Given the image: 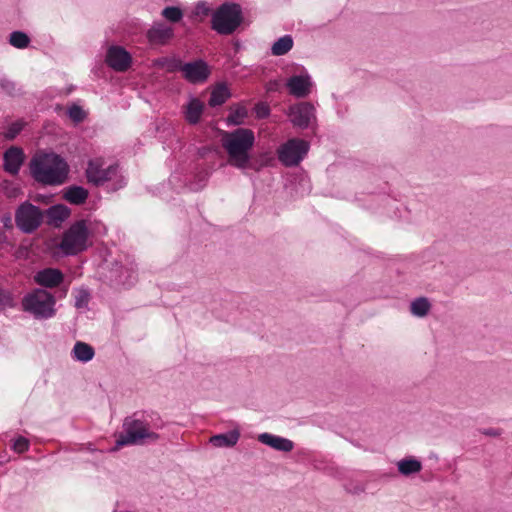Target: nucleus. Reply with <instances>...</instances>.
<instances>
[{
    "label": "nucleus",
    "instance_id": "obj_34",
    "mask_svg": "<svg viewBox=\"0 0 512 512\" xmlns=\"http://www.w3.org/2000/svg\"><path fill=\"white\" fill-rule=\"evenodd\" d=\"M69 117L75 122H81L85 118V112L79 105H72L68 109Z\"/></svg>",
    "mask_w": 512,
    "mask_h": 512
},
{
    "label": "nucleus",
    "instance_id": "obj_7",
    "mask_svg": "<svg viewBox=\"0 0 512 512\" xmlns=\"http://www.w3.org/2000/svg\"><path fill=\"white\" fill-rule=\"evenodd\" d=\"M55 298L45 289H35L22 299V307L36 319H49L55 315Z\"/></svg>",
    "mask_w": 512,
    "mask_h": 512
},
{
    "label": "nucleus",
    "instance_id": "obj_17",
    "mask_svg": "<svg viewBox=\"0 0 512 512\" xmlns=\"http://www.w3.org/2000/svg\"><path fill=\"white\" fill-rule=\"evenodd\" d=\"M258 441L281 452H290L294 448V443L290 439L267 432L259 434Z\"/></svg>",
    "mask_w": 512,
    "mask_h": 512
},
{
    "label": "nucleus",
    "instance_id": "obj_25",
    "mask_svg": "<svg viewBox=\"0 0 512 512\" xmlns=\"http://www.w3.org/2000/svg\"><path fill=\"white\" fill-rule=\"evenodd\" d=\"M431 309V304L426 297H418L410 304V312L416 317H425Z\"/></svg>",
    "mask_w": 512,
    "mask_h": 512
},
{
    "label": "nucleus",
    "instance_id": "obj_14",
    "mask_svg": "<svg viewBox=\"0 0 512 512\" xmlns=\"http://www.w3.org/2000/svg\"><path fill=\"white\" fill-rule=\"evenodd\" d=\"M289 93L296 98H305L311 92L312 81L309 74L294 75L286 82Z\"/></svg>",
    "mask_w": 512,
    "mask_h": 512
},
{
    "label": "nucleus",
    "instance_id": "obj_16",
    "mask_svg": "<svg viewBox=\"0 0 512 512\" xmlns=\"http://www.w3.org/2000/svg\"><path fill=\"white\" fill-rule=\"evenodd\" d=\"M34 280L38 285L42 287L54 288L63 282L64 275L57 268H45L35 274Z\"/></svg>",
    "mask_w": 512,
    "mask_h": 512
},
{
    "label": "nucleus",
    "instance_id": "obj_39",
    "mask_svg": "<svg viewBox=\"0 0 512 512\" xmlns=\"http://www.w3.org/2000/svg\"><path fill=\"white\" fill-rule=\"evenodd\" d=\"M210 11L209 6L205 2H199L195 7V14L199 16H207Z\"/></svg>",
    "mask_w": 512,
    "mask_h": 512
},
{
    "label": "nucleus",
    "instance_id": "obj_35",
    "mask_svg": "<svg viewBox=\"0 0 512 512\" xmlns=\"http://www.w3.org/2000/svg\"><path fill=\"white\" fill-rule=\"evenodd\" d=\"M89 299H90L89 292L85 289L80 290L75 298V307L76 308L86 307L88 305Z\"/></svg>",
    "mask_w": 512,
    "mask_h": 512
},
{
    "label": "nucleus",
    "instance_id": "obj_21",
    "mask_svg": "<svg viewBox=\"0 0 512 512\" xmlns=\"http://www.w3.org/2000/svg\"><path fill=\"white\" fill-rule=\"evenodd\" d=\"M89 196L86 188L78 185H71L64 189L63 198L73 205H81L85 203Z\"/></svg>",
    "mask_w": 512,
    "mask_h": 512
},
{
    "label": "nucleus",
    "instance_id": "obj_24",
    "mask_svg": "<svg viewBox=\"0 0 512 512\" xmlns=\"http://www.w3.org/2000/svg\"><path fill=\"white\" fill-rule=\"evenodd\" d=\"M397 468L402 475L409 476L420 472L422 464L415 458H405L397 463Z\"/></svg>",
    "mask_w": 512,
    "mask_h": 512
},
{
    "label": "nucleus",
    "instance_id": "obj_20",
    "mask_svg": "<svg viewBox=\"0 0 512 512\" xmlns=\"http://www.w3.org/2000/svg\"><path fill=\"white\" fill-rule=\"evenodd\" d=\"M240 438V431L238 429L230 430L227 433L216 434L210 438V443L218 448H230L237 444Z\"/></svg>",
    "mask_w": 512,
    "mask_h": 512
},
{
    "label": "nucleus",
    "instance_id": "obj_30",
    "mask_svg": "<svg viewBox=\"0 0 512 512\" xmlns=\"http://www.w3.org/2000/svg\"><path fill=\"white\" fill-rule=\"evenodd\" d=\"M161 15L167 21L174 24V23H178L182 20L183 11L179 7H176V6H167L162 10Z\"/></svg>",
    "mask_w": 512,
    "mask_h": 512
},
{
    "label": "nucleus",
    "instance_id": "obj_4",
    "mask_svg": "<svg viewBox=\"0 0 512 512\" xmlns=\"http://www.w3.org/2000/svg\"><path fill=\"white\" fill-rule=\"evenodd\" d=\"M85 176L89 183L97 187L108 183V191L111 192H116L127 184V179L122 174L119 165L105 166L102 158H94L88 161Z\"/></svg>",
    "mask_w": 512,
    "mask_h": 512
},
{
    "label": "nucleus",
    "instance_id": "obj_29",
    "mask_svg": "<svg viewBox=\"0 0 512 512\" xmlns=\"http://www.w3.org/2000/svg\"><path fill=\"white\" fill-rule=\"evenodd\" d=\"M0 185L7 198L15 199L23 194L21 187L12 181L3 180Z\"/></svg>",
    "mask_w": 512,
    "mask_h": 512
},
{
    "label": "nucleus",
    "instance_id": "obj_41",
    "mask_svg": "<svg viewBox=\"0 0 512 512\" xmlns=\"http://www.w3.org/2000/svg\"><path fill=\"white\" fill-rule=\"evenodd\" d=\"M1 222L3 224V227L7 230H11L13 229V222H12V217L10 214H5L2 218H1Z\"/></svg>",
    "mask_w": 512,
    "mask_h": 512
},
{
    "label": "nucleus",
    "instance_id": "obj_1",
    "mask_svg": "<svg viewBox=\"0 0 512 512\" xmlns=\"http://www.w3.org/2000/svg\"><path fill=\"white\" fill-rule=\"evenodd\" d=\"M122 428L123 431L117 436L113 450L123 446H141L156 443L160 439L156 430L162 428V422L159 419L153 421L148 414L135 412L125 417Z\"/></svg>",
    "mask_w": 512,
    "mask_h": 512
},
{
    "label": "nucleus",
    "instance_id": "obj_19",
    "mask_svg": "<svg viewBox=\"0 0 512 512\" xmlns=\"http://www.w3.org/2000/svg\"><path fill=\"white\" fill-rule=\"evenodd\" d=\"M70 208L63 204H56L49 207L45 214L49 225L59 226L70 215Z\"/></svg>",
    "mask_w": 512,
    "mask_h": 512
},
{
    "label": "nucleus",
    "instance_id": "obj_6",
    "mask_svg": "<svg viewBox=\"0 0 512 512\" xmlns=\"http://www.w3.org/2000/svg\"><path fill=\"white\" fill-rule=\"evenodd\" d=\"M242 20L241 6L226 2L212 14L211 28L220 35H230L240 26Z\"/></svg>",
    "mask_w": 512,
    "mask_h": 512
},
{
    "label": "nucleus",
    "instance_id": "obj_31",
    "mask_svg": "<svg viewBox=\"0 0 512 512\" xmlns=\"http://www.w3.org/2000/svg\"><path fill=\"white\" fill-rule=\"evenodd\" d=\"M14 306L15 302L11 292L0 288V311L13 308Z\"/></svg>",
    "mask_w": 512,
    "mask_h": 512
},
{
    "label": "nucleus",
    "instance_id": "obj_8",
    "mask_svg": "<svg viewBox=\"0 0 512 512\" xmlns=\"http://www.w3.org/2000/svg\"><path fill=\"white\" fill-rule=\"evenodd\" d=\"M14 217L15 224L21 232L32 234L41 226L44 213L38 206L24 201L16 208Z\"/></svg>",
    "mask_w": 512,
    "mask_h": 512
},
{
    "label": "nucleus",
    "instance_id": "obj_11",
    "mask_svg": "<svg viewBox=\"0 0 512 512\" xmlns=\"http://www.w3.org/2000/svg\"><path fill=\"white\" fill-rule=\"evenodd\" d=\"M105 63L116 72H125L132 65V55L122 46L111 45L107 48Z\"/></svg>",
    "mask_w": 512,
    "mask_h": 512
},
{
    "label": "nucleus",
    "instance_id": "obj_13",
    "mask_svg": "<svg viewBox=\"0 0 512 512\" xmlns=\"http://www.w3.org/2000/svg\"><path fill=\"white\" fill-rule=\"evenodd\" d=\"M175 37L172 25L163 21H155L146 31V39L151 46H165Z\"/></svg>",
    "mask_w": 512,
    "mask_h": 512
},
{
    "label": "nucleus",
    "instance_id": "obj_37",
    "mask_svg": "<svg viewBox=\"0 0 512 512\" xmlns=\"http://www.w3.org/2000/svg\"><path fill=\"white\" fill-rule=\"evenodd\" d=\"M254 111H255L256 117L259 119H264V118L268 117L270 114V108H269L268 104H266L264 102L257 103L255 105Z\"/></svg>",
    "mask_w": 512,
    "mask_h": 512
},
{
    "label": "nucleus",
    "instance_id": "obj_38",
    "mask_svg": "<svg viewBox=\"0 0 512 512\" xmlns=\"http://www.w3.org/2000/svg\"><path fill=\"white\" fill-rule=\"evenodd\" d=\"M168 64V71L169 72H175V71H181L183 73V66L184 63L180 59H170L166 60Z\"/></svg>",
    "mask_w": 512,
    "mask_h": 512
},
{
    "label": "nucleus",
    "instance_id": "obj_33",
    "mask_svg": "<svg viewBox=\"0 0 512 512\" xmlns=\"http://www.w3.org/2000/svg\"><path fill=\"white\" fill-rule=\"evenodd\" d=\"M22 129H23L22 122H19V121L14 122L8 126L6 132L4 133V137L7 140H13L22 131Z\"/></svg>",
    "mask_w": 512,
    "mask_h": 512
},
{
    "label": "nucleus",
    "instance_id": "obj_3",
    "mask_svg": "<svg viewBox=\"0 0 512 512\" xmlns=\"http://www.w3.org/2000/svg\"><path fill=\"white\" fill-rule=\"evenodd\" d=\"M33 179L43 185L58 186L66 182L69 173L67 162L58 154L44 153L30 161Z\"/></svg>",
    "mask_w": 512,
    "mask_h": 512
},
{
    "label": "nucleus",
    "instance_id": "obj_2",
    "mask_svg": "<svg viewBox=\"0 0 512 512\" xmlns=\"http://www.w3.org/2000/svg\"><path fill=\"white\" fill-rule=\"evenodd\" d=\"M255 143L254 132L249 128H237L221 132V145L228 156V163L237 169L251 166L250 152Z\"/></svg>",
    "mask_w": 512,
    "mask_h": 512
},
{
    "label": "nucleus",
    "instance_id": "obj_26",
    "mask_svg": "<svg viewBox=\"0 0 512 512\" xmlns=\"http://www.w3.org/2000/svg\"><path fill=\"white\" fill-rule=\"evenodd\" d=\"M293 47V39L290 35L280 37L271 47V52L275 56L287 54Z\"/></svg>",
    "mask_w": 512,
    "mask_h": 512
},
{
    "label": "nucleus",
    "instance_id": "obj_22",
    "mask_svg": "<svg viewBox=\"0 0 512 512\" xmlns=\"http://www.w3.org/2000/svg\"><path fill=\"white\" fill-rule=\"evenodd\" d=\"M72 357L80 362L86 363L93 359L95 355L94 348L81 341H77L72 349Z\"/></svg>",
    "mask_w": 512,
    "mask_h": 512
},
{
    "label": "nucleus",
    "instance_id": "obj_23",
    "mask_svg": "<svg viewBox=\"0 0 512 512\" xmlns=\"http://www.w3.org/2000/svg\"><path fill=\"white\" fill-rule=\"evenodd\" d=\"M230 96L231 93L227 86L225 84H218L211 92L209 105L211 107L220 106L224 104Z\"/></svg>",
    "mask_w": 512,
    "mask_h": 512
},
{
    "label": "nucleus",
    "instance_id": "obj_28",
    "mask_svg": "<svg viewBox=\"0 0 512 512\" xmlns=\"http://www.w3.org/2000/svg\"><path fill=\"white\" fill-rule=\"evenodd\" d=\"M9 43L18 49H24L28 47L30 43L29 36L22 31H13L9 37Z\"/></svg>",
    "mask_w": 512,
    "mask_h": 512
},
{
    "label": "nucleus",
    "instance_id": "obj_5",
    "mask_svg": "<svg viewBox=\"0 0 512 512\" xmlns=\"http://www.w3.org/2000/svg\"><path fill=\"white\" fill-rule=\"evenodd\" d=\"M89 235L90 222L78 220L64 232L59 248L67 256L77 255L88 248Z\"/></svg>",
    "mask_w": 512,
    "mask_h": 512
},
{
    "label": "nucleus",
    "instance_id": "obj_32",
    "mask_svg": "<svg viewBox=\"0 0 512 512\" xmlns=\"http://www.w3.org/2000/svg\"><path fill=\"white\" fill-rule=\"evenodd\" d=\"M0 87L9 96L15 97L21 94L20 89L16 87L15 82L3 78L0 80Z\"/></svg>",
    "mask_w": 512,
    "mask_h": 512
},
{
    "label": "nucleus",
    "instance_id": "obj_18",
    "mask_svg": "<svg viewBox=\"0 0 512 512\" xmlns=\"http://www.w3.org/2000/svg\"><path fill=\"white\" fill-rule=\"evenodd\" d=\"M204 104L196 97H191L184 109L185 120L191 124H197L204 111Z\"/></svg>",
    "mask_w": 512,
    "mask_h": 512
},
{
    "label": "nucleus",
    "instance_id": "obj_27",
    "mask_svg": "<svg viewBox=\"0 0 512 512\" xmlns=\"http://www.w3.org/2000/svg\"><path fill=\"white\" fill-rule=\"evenodd\" d=\"M248 112L244 106H237L234 110L230 112L226 121L228 125H241L244 122V119L247 117Z\"/></svg>",
    "mask_w": 512,
    "mask_h": 512
},
{
    "label": "nucleus",
    "instance_id": "obj_40",
    "mask_svg": "<svg viewBox=\"0 0 512 512\" xmlns=\"http://www.w3.org/2000/svg\"><path fill=\"white\" fill-rule=\"evenodd\" d=\"M481 433L489 437H499L502 435L503 431L499 428H485Z\"/></svg>",
    "mask_w": 512,
    "mask_h": 512
},
{
    "label": "nucleus",
    "instance_id": "obj_15",
    "mask_svg": "<svg viewBox=\"0 0 512 512\" xmlns=\"http://www.w3.org/2000/svg\"><path fill=\"white\" fill-rule=\"evenodd\" d=\"M3 162V168L7 173L17 175L24 162L23 150L16 146L8 148L4 152Z\"/></svg>",
    "mask_w": 512,
    "mask_h": 512
},
{
    "label": "nucleus",
    "instance_id": "obj_9",
    "mask_svg": "<svg viewBox=\"0 0 512 512\" xmlns=\"http://www.w3.org/2000/svg\"><path fill=\"white\" fill-rule=\"evenodd\" d=\"M309 149L308 141L299 138L289 139L278 148V160L286 167L297 166L308 154Z\"/></svg>",
    "mask_w": 512,
    "mask_h": 512
},
{
    "label": "nucleus",
    "instance_id": "obj_12",
    "mask_svg": "<svg viewBox=\"0 0 512 512\" xmlns=\"http://www.w3.org/2000/svg\"><path fill=\"white\" fill-rule=\"evenodd\" d=\"M211 69L203 59H196L183 66V78L191 84H202L208 80Z\"/></svg>",
    "mask_w": 512,
    "mask_h": 512
},
{
    "label": "nucleus",
    "instance_id": "obj_36",
    "mask_svg": "<svg viewBox=\"0 0 512 512\" xmlns=\"http://www.w3.org/2000/svg\"><path fill=\"white\" fill-rule=\"evenodd\" d=\"M12 448L17 453H23L27 451L29 448V440L26 439L25 437L20 436L17 439H15Z\"/></svg>",
    "mask_w": 512,
    "mask_h": 512
},
{
    "label": "nucleus",
    "instance_id": "obj_10",
    "mask_svg": "<svg viewBox=\"0 0 512 512\" xmlns=\"http://www.w3.org/2000/svg\"><path fill=\"white\" fill-rule=\"evenodd\" d=\"M288 116L293 126L306 129L316 120L315 107L310 102H300L289 108Z\"/></svg>",
    "mask_w": 512,
    "mask_h": 512
}]
</instances>
